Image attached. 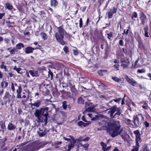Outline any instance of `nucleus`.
<instances>
[{
	"label": "nucleus",
	"mask_w": 151,
	"mask_h": 151,
	"mask_svg": "<svg viewBox=\"0 0 151 151\" xmlns=\"http://www.w3.org/2000/svg\"><path fill=\"white\" fill-rule=\"evenodd\" d=\"M139 145H138V144L134 146L131 151H138Z\"/></svg>",
	"instance_id": "b1692460"
},
{
	"label": "nucleus",
	"mask_w": 151,
	"mask_h": 151,
	"mask_svg": "<svg viewBox=\"0 0 151 151\" xmlns=\"http://www.w3.org/2000/svg\"><path fill=\"white\" fill-rule=\"evenodd\" d=\"M143 151H148V149L147 147H146V148L143 150Z\"/></svg>",
	"instance_id": "774afa93"
},
{
	"label": "nucleus",
	"mask_w": 151,
	"mask_h": 151,
	"mask_svg": "<svg viewBox=\"0 0 151 151\" xmlns=\"http://www.w3.org/2000/svg\"><path fill=\"white\" fill-rule=\"evenodd\" d=\"M82 119L84 121V122H90L86 120L85 119V116H82Z\"/></svg>",
	"instance_id": "49530a36"
},
{
	"label": "nucleus",
	"mask_w": 151,
	"mask_h": 151,
	"mask_svg": "<svg viewBox=\"0 0 151 151\" xmlns=\"http://www.w3.org/2000/svg\"><path fill=\"white\" fill-rule=\"evenodd\" d=\"M47 9L48 10L50 11L51 13L52 12V9L51 8H50V7H48L47 8Z\"/></svg>",
	"instance_id": "0e129e2a"
},
{
	"label": "nucleus",
	"mask_w": 151,
	"mask_h": 151,
	"mask_svg": "<svg viewBox=\"0 0 151 151\" xmlns=\"http://www.w3.org/2000/svg\"><path fill=\"white\" fill-rule=\"evenodd\" d=\"M4 127V126L3 124H1L0 126V129H3Z\"/></svg>",
	"instance_id": "338daca9"
},
{
	"label": "nucleus",
	"mask_w": 151,
	"mask_h": 151,
	"mask_svg": "<svg viewBox=\"0 0 151 151\" xmlns=\"http://www.w3.org/2000/svg\"><path fill=\"white\" fill-rule=\"evenodd\" d=\"M5 6L7 9L9 10H11L13 8L12 5L9 3H6V4Z\"/></svg>",
	"instance_id": "c756f323"
},
{
	"label": "nucleus",
	"mask_w": 151,
	"mask_h": 151,
	"mask_svg": "<svg viewBox=\"0 0 151 151\" xmlns=\"http://www.w3.org/2000/svg\"><path fill=\"white\" fill-rule=\"evenodd\" d=\"M146 71V70L145 68H143L142 69H139L137 71V73H144Z\"/></svg>",
	"instance_id": "4c0bfd02"
},
{
	"label": "nucleus",
	"mask_w": 151,
	"mask_h": 151,
	"mask_svg": "<svg viewBox=\"0 0 151 151\" xmlns=\"http://www.w3.org/2000/svg\"><path fill=\"white\" fill-rule=\"evenodd\" d=\"M67 86H69L72 91L73 92H74L76 91V88L75 87L74 83L73 81H69L68 82Z\"/></svg>",
	"instance_id": "9b49d317"
},
{
	"label": "nucleus",
	"mask_w": 151,
	"mask_h": 151,
	"mask_svg": "<svg viewBox=\"0 0 151 151\" xmlns=\"http://www.w3.org/2000/svg\"><path fill=\"white\" fill-rule=\"evenodd\" d=\"M16 46L17 49L20 50L22 47H24V45L22 43H19L17 44Z\"/></svg>",
	"instance_id": "412c9836"
},
{
	"label": "nucleus",
	"mask_w": 151,
	"mask_h": 151,
	"mask_svg": "<svg viewBox=\"0 0 151 151\" xmlns=\"http://www.w3.org/2000/svg\"><path fill=\"white\" fill-rule=\"evenodd\" d=\"M4 84H5L4 88H6L8 85V82L5 81H3L1 84V86L2 88L4 87Z\"/></svg>",
	"instance_id": "7c9ffc66"
},
{
	"label": "nucleus",
	"mask_w": 151,
	"mask_h": 151,
	"mask_svg": "<svg viewBox=\"0 0 151 151\" xmlns=\"http://www.w3.org/2000/svg\"><path fill=\"white\" fill-rule=\"evenodd\" d=\"M147 75L150 78V80H151V74L150 73H148Z\"/></svg>",
	"instance_id": "69168bd1"
},
{
	"label": "nucleus",
	"mask_w": 151,
	"mask_h": 151,
	"mask_svg": "<svg viewBox=\"0 0 151 151\" xmlns=\"http://www.w3.org/2000/svg\"><path fill=\"white\" fill-rule=\"evenodd\" d=\"M138 15L137 13L136 12H134L133 13L131 17V18L133 19L134 17L136 18L137 17Z\"/></svg>",
	"instance_id": "72a5a7b5"
},
{
	"label": "nucleus",
	"mask_w": 151,
	"mask_h": 151,
	"mask_svg": "<svg viewBox=\"0 0 151 151\" xmlns=\"http://www.w3.org/2000/svg\"><path fill=\"white\" fill-rule=\"evenodd\" d=\"M48 76H49L50 75L51 77H52L53 76V74L51 72V70H49L48 71Z\"/></svg>",
	"instance_id": "6e6d98bb"
},
{
	"label": "nucleus",
	"mask_w": 151,
	"mask_h": 151,
	"mask_svg": "<svg viewBox=\"0 0 151 151\" xmlns=\"http://www.w3.org/2000/svg\"><path fill=\"white\" fill-rule=\"evenodd\" d=\"M78 104H83L84 101L83 99L81 97H80L78 100Z\"/></svg>",
	"instance_id": "2f4dec72"
},
{
	"label": "nucleus",
	"mask_w": 151,
	"mask_h": 151,
	"mask_svg": "<svg viewBox=\"0 0 151 151\" xmlns=\"http://www.w3.org/2000/svg\"><path fill=\"white\" fill-rule=\"evenodd\" d=\"M80 145L81 146L83 147L85 150H87L89 146V145L87 144L84 145H82V144H80Z\"/></svg>",
	"instance_id": "58836bf2"
},
{
	"label": "nucleus",
	"mask_w": 151,
	"mask_h": 151,
	"mask_svg": "<svg viewBox=\"0 0 151 151\" xmlns=\"http://www.w3.org/2000/svg\"><path fill=\"white\" fill-rule=\"evenodd\" d=\"M121 62L122 63L121 65V66L123 67V69L128 68L130 64L129 60L127 58L122 59Z\"/></svg>",
	"instance_id": "0eeeda50"
},
{
	"label": "nucleus",
	"mask_w": 151,
	"mask_h": 151,
	"mask_svg": "<svg viewBox=\"0 0 151 151\" xmlns=\"http://www.w3.org/2000/svg\"><path fill=\"white\" fill-rule=\"evenodd\" d=\"M112 79L115 81L117 82L123 83L124 79L123 78H118L116 77H112Z\"/></svg>",
	"instance_id": "f3484780"
},
{
	"label": "nucleus",
	"mask_w": 151,
	"mask_h": 151,
	"mask_svg": "<svg viewBox=\"0 0 151 151\" xmlns=\"http://www.w3.org/2000/svg\"><path fill=\"white\" fill-rule=\"evenodd\" d=\"M58 32L55 34V37L57 40L60 44L64 45L65 44V42L63 40L64 32L65 30L61 27H58Z\"/></svg>",
	"instance_id": "7ed1b4c3"
},
{
	"label": "nucleus",
	"mask_w": 151,
	"mask_h": 151,
	"mask_svg": "<svg viewBox=\"0 0 151 151\" xmlns=\"http://www.w3.org/2000/svg\"><path fill=\"white\" fill-rule=\"evenodd\" d=\"M114 67L117 70H119V65H118V64L115 65H114Z\"/></svg>",
	"instance_id": "3c124183"
},
{
	"label": "nucleus",
	"mask_w": 151,
	"mask_h": 151,
	"mask_svg": "<svg viewBox=\"0 0 151 151\" xmlns=\"http://www.w3.org/2000/svg\"><path fill=\"white\" fill-rule=\"evenodd\" d=\"M140 18L141 19L142 24L145 25L147 19L146 15L142 12H141L139 13Z\"/></svg>",
	"instance_id": "6e6552de"
},
{
	"label": "nucleus",
	"mask_w": 151,
	"mask_h": 151,
	"mask_svg": "<svg viewBox=\"0 0 151 151\" xmlns=\"http://www.w3.org/2000/svg\"><path fill=\"white\" fill-rule=\"evenodd\" d=\"M100 145L102 146V149L103 151H108L111 147V146L106 147V145L103 142L100 143Z\"/></svg>",
	"instance_id": "ddd939ff"
},
{
	"label": "nucleus",
	"mask_w": 151,
	"mask_h": 151,
	"mask_svg": "<svg viewBox=\"0 0 151 151\" xmlns=\"http://www.w3.org/2000/svg\"><path fill=\"white\" fill-rule=\"evenodd\" d=\"M140 136H138L136 137V145H139V142H141L142 141V140L140 138Z\"/></svg>",
	"instance_id": "5701e85b"
},
{
	"label": "nucleus",
	"mask_w": 151,
	"mask_h": 151,
	"mask_svg": "<svg viewBox=\"0 0 151 151\" xmlns=\"http://www.w3.org/2000/svg\"><path fill=\"white\" fill-rule=\"evenodd\" d=\"M29 73L33 77H38L39 76L38 72L37 70H30L29 71Z\"/></svg>",
	"instance_id": "4468645a"
},
{
	"label": "nucleus",
	"mask_w": 151,
	"mask_h": 151,
	"mask_svg": "<svg viewBox=\"0 0 151 151\" xmlns=\"http://www.w3.org/2000/svg\"><path fill=\"white\" fill-rule=\"evenodd\" d=\"M116 12L117 9L115 7H113L112 9H110L109 11L107 13L108 18H111L113 16V14L116 13Z\"/></svg>",
	"instance_id": "9d476101"
},
{
	"label": "nucleus",
	"mask_w": 151,
	"mask_h": 151,
	"mask_svg": "<svg viewBox=\"0 0 151 151\" xmlns=\"http://www.w3.org/2000/svg\"><path fill=\"white\" fill-rule=\"evenodd\" d=\"M63 50L66 53H68L69 52L68 49V47L67 46H65L63 49Z\"/></svg>",
	"instance_id": "c03bdc74"
},
{
	"label": "nucleus",
	"mask_w": 151,
	"mask_h": 151,
	"mask_svg": "<svg viewBox=\"0 0 151 151\" xmlns=\"http://www.w3.org/2000/svg\"><path fill=\"white\" fill-rule=\"evenodd\" d=\"M121 100V98H119L118 99H114V101L116 102H119Z\"/></svg>",
	"instance_id": "bf43d9fd"
},
{
	"label": "nucleus",
	"mask_w": 151,
	"mask_h": 151,
	"mask_svg": "<svg viewBox=\"0 0 151 151\" xmlns=\"http://www.w3.org/2000/svg\"><path fill=\"white\" fill-rule=\"evenodd\" d=\"M16 51V49L15 48H14L13 49L10 50L9 51V52L10 54L13 55L15 53Z\"/></svg>",
	"instance_id": "ea45409f"
},
{
	"label": "nucleus",
	"mask_w": 151,
	"mask_h": 151,
	"mask_svg": "<svg viewBox=\"0 0 151 151\" xmlns=\"http://www.w3.org/2000/svg\"><path fill=\"white\" fill-rule=\"evenodd\" d=\"M1 68L2 69L4 68V70H6V66L4 65V62L2 63V64L1 66Z\"/></svg>",
	"instance_id": "37998d69"
},
{
	"label": "nucleus",
	"mask_w": 151,
	"mask_h": 151,
	"mask_svg": "<svg viewBox=\"0 0 151 151\" xmlns=\"http://www.w3.org/2000/svg\"><path fill=\"white\" fill-rule=\"evenodd\" d=\"M5 13H0V19H1L2 17L5 15Z\"/></svg>",
	"instance_id": "4d7b16f0"
},
{
	"label": "nucleus",
	"mask_w": 151,
	"mask_h": 151,
	"mask_svg": "<svg viewBox=\"0 0 151 151\" xmlns=\"http://www.w3.org/2000/svg\"><path fill=\"white\" fill-rule=\"evenodd\" d=\"M144 117L142 114H140L134 116L133 117V122L135 125L138 127L139 126L143 121Z\"/></svg>",
	"instance_id": "20e7f679"
},
{
	"label": "nucleus",
	"mask_w": 151,
	"mask_h": 151,
	"mask_svg": "<svg viewBox=\"0 0 151 151\" xmlns=\"http://www.w3.org/2000/svg\"><path fill=\"white\" fill-rule=\"evenodd\" d=\"M108 113L110 114V116L111 117L114 118L115 116H114V115L113 114L114 113L112 112L111 111H109L108 112Z\"/></svg>",
	"instance_id": "79ce46f5"
},
{
	"label": "nucleus",
	"mask_w": 151,
	"mask_h": 151,
	"mask_svg": "<svg viewBox=\"0 0 151 151\" xmlns=\"http://www.w3.org/2000/svg\"><path fill=\"white\" fill-rule=\"evenodd\" d=\"M117 112L114 114V116L116 115H120L121 114V109L120 108H118L116 111Z\"/></svg>",
	"instance_id": "c85d7f7f"
},
{
	"label": "nucleus",
	"mask_w": 151,
	"mask_h": 151,
	"mask_svg": "<svg viewBox=\"0 0 151 151\" xmlns=\"http://www.w3.org/2000/svg\"><path fill=\"white\" fill-rule=\"evenodd\" d=\"M97 117H98V116H96L95 117H92L91 120L92 121L95 120L97 119Z\"/></svg>",
	"instance_id": "052dcab7"
},
{
	"label": "nucleus",
	"mask_w": 151,
	"mask_h": 151,
	"mask_svg": "<svg viewBox=\"0 0 151 151\" xmlns=\"http://www.w3.org/2000/svg\"><path fill=\"white\" fill-rule=\"evenodd\" d=\"M119 60H115L114 61V63H119Z\"/></svg>",
	"instance_id": "e2e57ef3"
},
{
	"label": "nucleus",
	"mask_w": 151,
	"mask_h": 151,
	"mask_svg": "<svg viewBox=\"0 0 151 151\" xmlns=\"http://www.w3.org/2000/svg\"><path fill=\"white\" fill-rule=\"evenodd\" d=\"M11 88L12 89L13 91L14 92L15 91V89L14 85L13 83H12Z\"/></svg>",
	"instance_id": "de8ad7c7"
},
{
	"label": "nucleus",
	"mask_w": 151,
	"mask_h": 151,
	"mask_svg": "<svg viewBox=\"0 0 151 151\" xmlns=\"http://www.w3.org/2000/svg\"><path fill=\"white\" fill-rule=\"evenodd\" d=\"M107 35V37L109 39H110L112 37V33L111 32H110Z\"/></svg>",
	"instance_id": "09e8293b"
},
{
	"label": "nucleus",
	"mask_w": 151,
	"mask_h": 151,
	"mask_svg": "<svg viewBox=\"0 0 151 151\" xmlns=\"http://www.w3.org/2000/svg\"><path fill=\"white\" fill-rule=\"evenodd\" d=\"M145 32V36L147 37H149L148 33L147 31L148 29L147 27H146L144 28Z\"/></svg>",
	"instance_id": "bb28decb"
},
{
	"label": "nucleus",
	"mask_w": 151,
	"mask_h": 151,
	"mask_svg": "<svg viewBox=\"0 0 151 151\" xmlns=\"http://www.w3.org/2000/svg\"><path fill=\"white\" fill-rule=\"evenodd\" d=\"M14 70H16L19 73H21L20 71L21 70V68H17L16 66H15L14 68Z\"/></svg>",
	"instance_id": "c9c22d12"
},
{
	"label": "nucleus",
	"mask_w": 151,
	"mask_h": 151,
	"mask_svg": "<svg viewBox=\"0 0 151 151\" xmlns=\"http://www.w3.org/2000/svg\"><path fill=\"white\" fill-rule=\"evenodd\" d=\"M18 88L17 90V98H22L21 95V93L22 91V89L21 86H18Z\"/></svg>",
	"instance_id": "2eb2a0df"
},
{
	"label": "nucleus",
	"mask_w": 151,
	"mask_h": 151,
	"mask_svg": "<svg viewBox=\"0 0 151 151\" xmlns=\"http://www.w3.org/2000/svg\"><path fill=\"white\" fill-rule=\"evenodd\" d=\"M125 78L129 83H130L133 86H135L137 84L136 81H135L133 79L129 78L127 75L125 76Z\"/></svg>",
	"instance_id": "1a4fd4ad"
},
{
	"label": "nucleus",
	"mask_w": 151,
	"mask_h": 151,
	"mask_svg": "<svg viewBox=\"0 0 151 151\" xmlns=\"http://www.w3.org/2000/svg\"><path fill=\"white\" fill-rule=\"evenodd\" d=\"M48 107L41 108L39 109H37L35 113V116L38 119L39 122H44L45 124L47 123V117L48 116Z\"/></svg>",
	"instance_id": "f03ea898"
},
{
	"label": "nucleus",
	"mask_w": 151,
	"mask_h": 151,
	"mask_svg": "<svg viewBox=\"0 0 151 151\" xmlns=\"http://www.w3.org/2000/svg\"><path fill=\"white\" fill-rule=\"evenodd\" d=\"M37 49V48H32L31 47H28L25 48V52L26 54L32 53L34 50Z\"/></svg>",
	"instance_id": "f8f14e48"
},
{
	"label": "nucleus",
	"mask_w": 151,
	"mask_h": 151,
	"mask_svg": "<svg viewBox=\"0 0 151 151\" xmlns=\"http://www.w3.org/2000/svg\"><path fill=\"white\" fill-rule=\"evenodd\" d=\"M90 122H87V123H85L82 121H80L78 122V125L80 127L83 126L84 127H85L90 124Z\"/></svg>",
	"instance_id": "a211bd4d"
},
{
	"label": "nucleus",
	"mask_w": 151,
	"mask_h": 151,
	"mask_svg": "<svg viewBox=\"0 0 151 151\" xmlns=\"http://www.w3.org/2000/svg\"><path fill=\"white\" fill-rule=\"evenodd\" d=\"M40 35L42 38L44 40H45L47 38V35L45 33H42L40 34Z\"/></svg>",
	"instance_id": "473e14b6"
},
{
	"label": "nucleus",
	"mask_w": 151,
	"mask_h": 151,
	"mask_svg": "<svg viewBox=\"0 0 151 151\" xmlns=\"http://www.w3.org/2000/svg\"><path fill=\"white\" fill-rule=\"evenodd\" d=\"M107 127V132L112 137H114L120 134L121 131H120L121 127V123L119 121L113 120L111 122H106Z\"/></svg>",
	"instance_id": "f257e3e1"
},
{
	"label": "nucleus",
	"mask_w": 151,
	"mask_h": 151,
	"mask_svg": "<svg viewBox=\"0 0 151 151\" xmlns=\"http://www.w3.org/2000/svg\"><path fill=\"white\" fill-rule=\"evenodd\" d=\"M104 70H99V71H98V73H99V74L100 75H101V76H102L103 75V74H102V73L104 71Z\"/></svg>",
	"instance_id": "603ef678"
},
{
	"label": "nucleus",
	"mask_w": 151,
	"mask_h": 151,
	"mask_svg": "<svg viewBox=\"0 0 151 151\" xmlns=\"http://www.w3.org/2000/svg\"><path fill=\"white\" fill-rule=\"evenodd\" d=\"M63 139L65 140L68 141H69L72 140V139L71 138H70V139H69V138H66L65 137H63Z\"/></svg>",
	"instance_id": "13d9d810"
},
{
	"label": "nucleus",
	"mask_w": 151,
	"mask_h": 151,
	"mask_svg": "<svg viewBox=\"0 0 151 151\" xmlns=\"http://www.w3.org/2000/svg\"><path fill=\"white\" fill-rule=\"evenodd\" d=\"M134 133L136 135V137L141 136L138 130L134 131Z\"/></svg>",
	"instance_id": "e433bc0d"
},
{
	"label": "nucleus",
	"mask_w": 151,
	"mask_h": 151,
	"mask_svg": "<svg viewBox=\"0 0 151 151\" xmlns=\"http://www.w3.org/2000/svg\"><path fill=\"white\" fill-rule=\"evenodd\" d=\"M117 108H118L116 105H114L109 109V111H111L114 113L117 110Z\"/></svg>",
	"instance_id": "a878e982"
},
{
	"label": "nucleus",
	"mask_w": 151,
	"mask_h": 151,
	"mask_svg": "<svg viewBox=\"0 0 151 151\" xmlns=\"http://www.w3.org/2000/svg\"><path fill=\"white\" fill-rule=\"evenodd\" d=\"M139 60V59L138 58L136 61L134 65V68H137L139 67V65H138L137 64V63L138 62Z\"/></svg>",
	"instance_id": "a19ab883"
},
{
	"label": "nucleus",
	"mask_w": 151,
	"mask_h": 151,
	"mask_svg": "<svg viewBox=\"0 0 151 151\" xmlns=\"http://www.w3.org/2000/svg\"><path fill=\"white\" fill-rule=\"evenodd\" d=\"M15 127L11 123H9L8 126V129L9 130H13L15 129Z\"/></svg>",
	"instance_id": "4be33fe9"
},
{
	"label": "nucleus",
	"mask_w": 151,
	"mask_h": 151,
	"mask_svg": "<svg viewBox=\"0 0 151 151\" xmlns=\"http://www.w3.org/2000/svg\"><path fill=\"white\" fill-rule=\"evenodd\" d=\"M69 137L72 139V140L66 142V145L65 148V150H68L70 151L71 149L74 147L76 141L73 136L69 135Z\"/></svg>",
	"instance_id": "39448f33"
},
{
	"label": "nucleus",
	"mask_w": 151,
	"mask_h": 151,
	"mask_svg": "<svg viewBox=\"0 0 151 151\" xmlns=\"http://www.w3.org/2000/svg\"><path fill=\"white\" fill-rule=\"evenodd\" d=\"M90 106V104L89 103L87 102H86L85 103V107L86 108H88V106Z\"/></svg>",
	"instance_id": "8fccbe9b"
},
{
	"label": "nucleus",
	"mask_w": 151,
	"mask_h": 151,
	"mask_svg": "<svg viewBox=\"0 0 151 151\" xmlns=\"http://www.w3.org/2000/svg\"><path fill=\"white\" fill-rule=\"evenodd\" d=\"M67 102L66 101H64L63 102V109H66L67 107V105L66 104Z\"/></svg>",
	"instance_id": "f704fd0d"
},
{
	"label": "nucleus",
	"mask_w": 151,
	"mask_h": 151,
	"mask_svg": "<svg viewBox=\"0 0 151 151\" xmlns=\"http://www.w3.org/2000/svg\"><path fill=\"white\" fill-rule=\"evenodd\" d=\"M125 96L122 99V105H124L125 104L124 101H125Z\"/></svg>",
	"instance_id": "680f3d73"
},
{
	"label": "nucleus",
	"mask_w": 151,
	"mask_h": 151,
	"mask_svg": "<svg viewBox=\"0 0 151 151\" xmlns=\"http://www.w3.org/2000/svg\"><path fill=\"white\" fill-rule=\"evenodd\" d=\"M47 131L45 130L42 132H38V133L40 137H42L45 135L47 133Z\"/></svg>",
	"instance_id": "393cba45"
},
{
	"label": "nucleus",
	"mask_w": 151,
	"mask_h": 151,
	"mask_svg": "<svg viewBox=\"0 0 151 151\" xmlns=\"http://www.w3.org/2000/svg\"><path fill=\"white\" fill-rule=\"evenodd\" d=\"M94 111V108L93 107H90L87 108L83 112V113L85 114L87 112H93Z\"/></svg>",
	"instance_id": "aec40b11"
},
{
	"label": "nucleus",
	"mask_w": 151,
	"mask_h": 151,
	"mask_svg": "<svg viewBox=\"0 0 151 151\" xmlns=\"http://www.w3.org/2000/svg\"><path fill=\"white\" fill-rule=\"evenodd\" d=\"M106 123V122L105 120H103L101 122H98V124L99 125H102V126L100 128H97V130L99 131L105 130L107 132V127Z\"/></svg>",
	"instance_id": "423d86ee"
},
{
	"label": "nucleus",
	"mask_w": 151,
	"mask_h": 151,
	"mask_svg": "<svg viewBox=\"0 0 151 151\" xmlns=\"http://www.w3.org/2000/svg\"><path fill=\"white\" fill-rule=\"evenodd\" d=\"M58 4V2L56 0H50V5L52 7H55Z\"/></svg>",
	"instance_id": "6ab92c4d"
},
{
	"label": "nucleus",
	"mask_w": 151,
	"mask_h": 151,
	"mask_svg": "<svg viewBox=\"0 0 151 151\" xmlns=\"http://www.w3.org/2000/svg\"><path fill=\"white\" fill-rule=\"evenodd\" d=\"M41 100H38L34 103L31 104V105L32 106H34L36 107H39L41 104Z\"/></svg>",
	"instance_id": "dca6fc26"
},
{
	"label": "nucleus",
	"mask_w": 151,
	"mask_h": 151,
	"mask_svg": "<svg viewBox=\"0 0 151 151\" xmlns=\"http://www.w3.org/2000/svg\"><path fill=\"white\" fill-rule=\"evenodd\" d=\"M144 124H145V127H149V125H150V124L149 123H148L147 121H146L145 123H144Z\"/></svg>",
	"instance_id": "864d4df0"
},
{
	"label": "nucleus",
	"mask_w": 151,
	"mask_h": 151,
	"mask_svg": "<svg viewBox=\"0 0 151 151\" xmlns=\"http://www.w3.org/2000/svg\"><path fill=\"white\" fill-rule=\"evenodd\" d=\"M82 26V21L81 18L79 20V27L81 28Z\"/></svg>",
	"instance_id": "a18cd8bd"
},
{
	"label": "nucleus",
	"mask_w": 151,
	"mask_h": 151,
	"mask_svg": "<svg viewBox=\"0 0 151 151\" xmlns=\"http://www.w3.org/2000/svg\"><path fill=\"white\" fill-rule=\"evenodd\" d=\"M119 45L121 46L123 45L124 43H123V41L122 40H119Z\"/></svg>",
	"instance_id": "5fc2aeb1"
},
{
	"label": "nucleus",
	"mask_w": 151,
	"mask_h": 151,
	"mask_svg": "<svg viewBox=\"0 0 151 151\" xmlns=\"http://www.w3.org/2000/svg\"><path fill=\"white\" fill-rule=\"evenodd\" d=\"M81 138L80 137L78 139V140L79 141H87L89 139V138L88 137H87L83 139H81Z\"/></svg>",
	"instance_id": "cd10ccee"
}]
</instances>
